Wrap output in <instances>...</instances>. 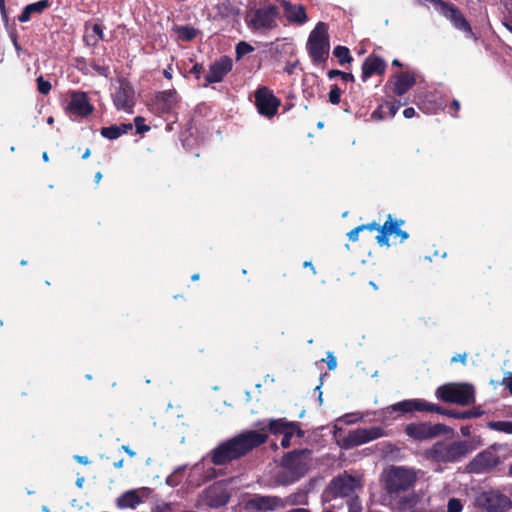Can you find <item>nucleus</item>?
Masks as SVG:
<instances>
[{
  "mask_svg": "<svg viewBox=\"0 0 512 512\" xmlns=\"http://www.w3.org/2000/svg\"><path fill=\"white\" fill-rule=\"evenodd\" d=\"M286 421L284 418L269 419L267 424H264L265 421H258L255 425L257 430L244 431L214 448L211 452L212 463L221 466L245 456L266 443L268 432L282 435Z\"/></svg>",
  "mask_w": 512,
  "mask_h": 512,
  "instance_id": "f257e3e1",
  "label": "nucleus"
},
{
  "mask_svg": "<svg viewBox=\"0 0 512 512\" xmlns=\"http://www.w3.org/2000/svg\"><path fill=\"white\" fill-rule=\"evenodd\" d=\"M414 412H430L448 416L455 419H468L467 411L446 409L424 399H406L386 407L383 410L385 420H396L398 416Z\"/></svg>",
  "mask_w": 512,
  "mask_h": 512,
  "instance_id": "f03ea898",
  "label": "nucleus"
},
{
  "mask_svg": "<svg viewBox=\"0 0 512 512\" xmlns=\"http://www.w3.org/2000/svg\"><path fill=\"white\" fill-rule=\"evenodd\" d=\"M280 14L278 0H260L254 7L248 5L244 20L251 31L264 34L278 28Z\"/></svg>",
  "mask_w": 512,
  "mask_h": 512,
  "instance_id": "7ed1b4c3",
  "label": "nucleus"
},
{
  "mask_svg": "<svg viewBox=\"0 0 512 512\" xmlns=\"http://www.w3.org/2000/svg\"><path fill=\"white\" fill-rule=\"evenodd\" d=\"M310 450H293L284 454L281 465L284 469L278 474V481L282 485H289L300 480L309 470L307 456Z\"/></svg>",
  "mask_w": 512,
  "mask_h": 512,
  "instance_id": "20e7f679",
  "label": "nucleus"
},
{
  "mask_svg": "<svg viewBox=\"0 0 512 512\" xmlns=\"http://www.w3.org/2000/svg\"><path fill=\"white\" fill-rule=\"evenodd\" d=\"M306 49L315 65L325 62L328 59L330 38L328 25L326 23L318 22L316 24L315 28L309 34Z\"/></svg>",
  "mask_w": 512,
  "mask_h": 512,
  "instance_id": "39448f33",
  "label": "nucleus"
},
{
  "mask_svg": "<svg viewBox=\"0 0 512 512\" xmlns=\"http://www.w3.org/2000/svg\"><path fill=\"white\" fill-rule=\"evenodd\" d=\"M469 452V446L465 441L451 443L436 442L426 450V458L439 463H453L463 459Z\"/></svg>",
  "mask_w": 512,
  "mask_h": 512,
  "instance_id": "423d86ee",
  "label": "nucleus"
},
{
  "mask_svg": "<svg viewBox=\"0 0 512 512\" xmlns=\"http://www.w3.org/2000/svg\"><path fill=\"white\" fill-rule=\"evenodd\" d=\"M435 395L443 402L461 406H468L476 401L475 389L469 383H447L441 385L436 389Z\"/></svg>",
  "mask_w": 512,
  "mask_h": 512,
  "instance_id": "0eeeda50",
  "label": "nucleus"
},
{
  "mask_svg": "<svg viewBox=\"0 0 512 512\" xmlns=\"http://www.w3.org/2000/svg\"><path fill=\"white\" fill-rule=\"evenodd\" d=\"M417 481V473L412 468L403 466L392 467L385 478V490L391 497L411 489Z\"/></svg>",
  "mask_w": 512,
  "mask_h": 512,
  "instance_id": "6e6552de",
  "label": "nucleus"
},
{
  "mask_svg": "<svg viewBox=\"0 0 512 512\" xmlns=\"http://www.w3.org/2000/svg\"><path fill=\"white\" fill-rule=\"evenodd\" d=\"M254 99V105L261 116L272 119L277 115L281 100L275 96L272 89L264 85L258 86L254 92Z\"/></svg>",
  "mask_w": 512,
  "mask_h": 512,
  "instance_id": "1a4fd4ad",
  "label": "nucleus"
},
{
  "mask_svg": "<svg viewBox=\"0 0 512 512\" xmlns=\"http://www.w3.org/2000/svg\"><path fill=\"white\" fill-rule=\"evenodd\" d=\"M448 427L444 424H431L429 422H413L405 427V434L416 441H425L447 433Z\"/></svg>",
  "mask_w": 512,
  "mask_h": 512,
  "instance_id": "9d476101",
  "label": "nucleus"
},
{
  "mask_svg": "<svg viewBox=\"0 0 512 512\" xmlns=\"http://www.w3.org/2000/svg\"><path fill=\"white\" fill-rule=\"evenodd\" d=\"M384 435L385 431L381 427L358 428L349 431L347 435L341 439V443L345 449H350L376 440Z\"/></svg>",
  "mask_w": 512,
  "mask_h": 512,
  "instance_id": "9b49d317",
  "label": "nucleus"
},
{
  "mask_svg": "<svg viewBox=\"0 0 512 512\" xmlns=\"http://www.w3.org/2000/svg\"><path fill=\"white\" fill-rule=\"evenodd\" d=\"M477 503L486 512H503L512 508V500L498 490L483 492Z\"/></svg>",
  "mask_w": 512,
  "mask_h": 512,
  "instance_id": "f8f14e48",
  "label": "nucleus"
},
{
  "mask_svg": "<svg viewBox=\"0 0 512 512\" xmlns=\"http://www.w3.org/2000/svg\"><path fill=\"white\" fill-rule=\"evenodd\" d=\"M500 464V457L495 452L484 450L478 453L468 464L471 473H488Z\"/></svg>",
  "mask_w": 512,
  "mask_h": 512,
  "instance_id": "ddd939ff",
  "label": "nucleus"
},
{
  "mask_svg": "<svg viewBox=\"0 0 512 512\" xmlns=\"http://www.w3.org/2000/svg\"><path fill=\"white\" fill-rule=\"evenodd\" d=\"M117 110L131 113L134 107V89L128 81H120L119 86L112 95Z\"/></svg>",
  "mask_w": 512,
  "mask_h": 512,
  "instance_id": "4468645a",
  "label": "nucleus"
},
{
  "mask_svg": "<svg viewBox=\"0 0 512 512\" xmlns=\"http://www.w3.org/2000/svg\"><path fill=\"white\" fill-rule=\"evenodd\" d=\"M66 110L76 116L85 118L93 113L94 106L90 103L86 92L72 91Z\"/></svg>",
  "mask_w": 512,
  "mask_h": 512,
  "instance_id": "2eb2a0df",
  "label": "nucleus"
},
{
  "mask_svg": "<svg viewBox=\"0 0 512 512\" xmlns=\"http://www.w3.org/2000/svg\"><path fill=\"white\" fill-rule=\"evenodd\" d=\"M233 61L229 56H222L209 66V71L205 76L204 86L221 82L225 76L231 72Z\"/></svg>",
  "mask_w": 512,
  "mask_h": 512,
  "instance_id": "dca6fc26",
  "label": "nucleus"
},
{
  "mask_svg": "<svg viewBox=\"0 0 512 512\" xmlns=\"http://www.w3.org/2000/svg\"><path fill=\"white\" fill-rule=\"evenodd\" d=\"M356 489V479L351 475H340L332 479L328 491L333 499L349 497Z\"/></svg>",
  "mask_w": 512,
  "mask_h": 512,
  "instance_id": "f3484780",
  "label": "nucleus"
},
{
  "mask_svg": "<svg viewBox=\"0 0 512 512\" xmlns=\"http://www.w3.org/2000/svg\"><path fill=\"white\" fill-rule=\"evenodd\" d=\"M284 506L285 503L282 498L272 495H255L246 502L247 509L263 512L274 511Z\"/></svg>",
  "mask_w": 512,
  "mask_h": 512,
  "instance_id": "a211bd4d",
  "label": "nucleus"
},
{
  "mask_svg": "<svg viewBox=\"0 0 512 512\" xmlns=\"http://www.w3.org/2000/svg\"><path fill=\"white\" fill-rule=\"evenodd\" d=\"M361 79L366 82L374 75L383 76L387 70V63L385 60L375 53H371L362 63Z\"/></svg>",
  "mask_w": 512,
  "mask_h": 512,
  "instance_id": "6ab92c4d",
  "label": "nucleus"
},
{
  "mask_svg": "<svg viewBox=\"0 0 512 512\" xmlns=\"http://www.w3.org/2000/svg\"><path fill=\"white\" fill-rule=\"evenodd\" d=\"M405 224V220L394 218L391 214L387 215V218L383 225L379 229V233L376 236V241L380 246H389V236L394 235L397 237L401 231V226Z\"/></svg>",
  "mask_w": 512,
  "mask_h": 512,
  "instance_id": "aec40b11",
  "label": "nucleus"
},
{
  "mask_svg": "<svg viewBox=\"0 0 512 512\" xmlns=\"http://www.w3.org/2000/svg\"><path fill=\"white\" fill-rule=\"evenodd\" d=\"M154 105L160 114L171 113L178 105V95L175 89L158 92Z\"/></svg>",
  "mask_w": 512,
  "mask_h": 512,
  "instance_id": "412c9836",
  "label": "nucleus"
},
{
  "mask_svg": "<svg viewBox=\"0 0 512 512\" xmlns=\"http://www.w3.org/2000/svg\"><path fill=\"white\" fill-rule=\"evenodd\" d=\"M279 4L283 8L285 18L290 23L302 25L307 21V14L303 5H295L287 0H278Z\"/></svg>",
  "mask_w": 512,
  "mask_h": 512,
  "instance_id": "4be33fe9",
  "label": "nucleus"
},
{
  "mask_svg": "<svg viewBox=\"0 0 512 512\" xmlns=\"http://www.w3.org/2000/svg\"><path fill=\"white\" fill-rule=\"evenodd\" d=\"M393 93L397 96L406 94L416 83L414 74L410 72H401L394 76Z\"/></svg>",
  "mask_w": 512,
  "mask_h": 512,
  "instance_id": "5701e85b",
  "label": "nucleus"
},
{
  "mask_svg": "<svg viewBox=\"0 0 512 512\" xmlns=\"http://www.w3.org/2000/svg\"><path fill=\"white\" fill-rule=\"evenodd\" d=\"M402 105L403 104L400 100H394L392 102L385 101L372 112L371 119L383 120L386 118H392L396 115Z\"/></svg>",
  "mask_w": 512,
  "mask_h": 512,
  "instance_id": "b1692460",
  "label": "nucleus"
},
{
  "mask_svg": "<svg viewBox=\"0 0 512 512\" xmlns=\"http://www.w3.org/2000/svg\"><path fill=\"white\" fill-rule=\"evenodd\" d=\"M52 2L50 0H40L38 2H34L28 4L24 7L21 14L18 16V20L22 23L27 22L31 19L33 14H41L46 9L50 8Z\"/></svg>",
  "mask_w": 512,
  "mask_h": 512,
  "instance_id": "393cba45",
  "label": "nucleus"
},
{
  "mask_svg": "<svg viewBox=\"0 0 512 512\" xmlns=\"http://www.w3.org/2000/svg\"><path fill=\"white\" fill-rule=\"evenodd\" d=\"M133 124L131 123H122L120 125H111L108 127H102L100 130V134L102 137L107 138L109 140L118 139L123 134L128 133V131L132 130Z\"/></svg>",
  "mask_w": 512,
  "mask_h": 512,
  "instance_id": "a878e982",
  "label": "nucleus"
},
{
  "mask_svg": "<svg viewBox=\"0 0 512 512\" xmlns=\"http://www.w3.org/2000/svg\"><path fill=\"white\" fill-rule=\"evenodd\" d=\"M141 498L137 491L130 490L123 493L120 497L117 498V506L119 508H136L141 503Z\"/></svg>",
  "mask_w": 512,
  "mask_h": 512,
  "instance_id": "bb28decb",
  "label": "nucleus"
},
{
  "mask_svg": "<svg viewBox=\"0 0 512 512\" xmlns=\"http://www.w3.org/2000/svg\"><path fill=\"white\" fill-rule=\"evenodd\" d=\"M173 30L182 41L186 42L192 41L198 34V30L190 25L175 26Z\"/></svg>",
  "mask_w": 512,
  "mask_h": 512,
  "instance_id": "cd10ccee",
  "label": "nucleus"
},
{
  "mask_svg": "<svg viewBox=\"0 0 512 512\" xmlns=\"http://www.w3.org/2000/svg\"><path fill=\"white\" fill-rule=\"evenodd\" d=\"M333 55L337 58L339 65L344 66L353 61L350 50L346 46L338 45L333 49Z\"/></svg>",
  "mask_w": 512,
  "mask_h": 512,
  "instance_id": "c85d7f7f",
  "label": "nucleus"
},
{
  "mask_svg": "<svg viewBox=\"0 0 512 512\" xmlns=\"http://www.w3.org/2000/svg\"><path fill=\"white\" fill-rule=\"evenodd\" d=\"M487 427L494 431L512 434V421H491L487 423Z\"/></svg>",
  "mask_w": 512,
  "mask_h": 512,
  "instance_id": "c756f323",
  "label": "nucleus"
},
{
  "mask_svg": "<svg viewBox=\"0 0 512 512\" xmlns=\"http://www.w3.org/2000/svg\"><path fill=\"white\" fill-rule=\"evenodd\" d=\"M283 436L293 437V435H297L299 438L304 437V431L300 427L299 422H289L286 421V426L282 432Z\"/></svg>",
  "mask_w": 512,
  "mask_h": 512,
  "instance_id": "7c9ffc66",
  "label": "nucleus"
},
{
  "mask_svg": "<svg viewBox=\"0 0 512 512\" xmlns=\"http://www.w3.org/2000/svg\"><path fill=\"white\" fill-rule=\"evenodd\" d=\"M253 51H254V47L251 44H249L245 41H240L239 43L236 44V47H235L236 59L239 60L246 54H249Z\"/></svg>",
  "mask_w": 512,
  "mask_h": 512,
  "instance_id": "2f4dec72",
  "label": "nucleus"
},
{
  "mask_svg": "<svg viewBox=\"0 0 512 512\" xmlns=\"http://www.w3.org/2000/svg\"><path fill=\"white\" fill-rule=\"evenodd\" d=\"M327 75H328L329 79L339 77L345 82H354L355 81V77L352 73L344 72V71L337 70V69H332V70L328 71Z\"/></svg>",
  "mask_w": 512,
  "mask_h": 512,
  "instance_id": "473e14b6",
  "label": "nucleus"
},
{
  "mask_svg": "<svg viewBox=\"0 0 512 512\" xmlns=\"http://www.w3.org/2000/svg\"><path fill=\"white\" fill-rule=\"evenodd\" d=\"M342 91L337 84H333L330 87V91L328 93V100L332 105H338L341 101Z\"/></svg>",
  "mask_w": 512,
  "mask_h": 512,
  "instance_id": "72a5a7b5",
  "label": "nucleus"
},
{
  "mask_svg": "<svg viewBox=\"0 0 512 512\" xmlns=\"http://www.w3.org/2000/svg\"><path fill=\"white\" fill-rule=\"evenodd\" d=\"M36 82H37V90L39 93H41L43 95L49 94V92L51 91V88H52V85L49 81L45 80L43 78V76H39L36 79Z\"/></svg>",
  "mask_w": 512,
  "mask_h": 512,
  "instance_id": "f704fd0d",
  "label": "nucleus"
},
{
  "mask_svg": "<svg viewBox=\"0 0 512 512\" xmlns=\"http://www.w3.org/2000/svg\"><path fill=\"white\" fill-rule=\"evenodd\" d=\"M134 124L138 134H144L150 130V126L145 124V119L142 116L135 117Z\"/></svg>",
  "mask_w": 512,
  "mask_h": 512,
  "instance_id": "c9c22d12",
  "label": "nucleus"
},
{
  "mask_svg": "<svg viewBox=\"0 0 512 512\" xmlns=\"http://www.w3.org/2000/svg\"><path fill=\"white\" fill-rule=\"evenodd\" d=\"M462 508L463 506L459 499L451 498L448 501L447 512H461Z\"/></svg>",
  "mask_w": 512,
  "mask_h": 512,
  "instance_id": "e433bc0d",
  "label": "nucleus"
},
{
  "mask_svg": "<svg viewBox=\"0 0 512 512\" xmlns=\"http://www.w3.org/2000/svg\"><path fill=\"white\" fill-rule=\"evenodd\" d=\"M90 66L91 68H93L99 75L101 76H105L107 77L108 76V73H109V68L104 66V65H100L98 63H96L95 61H92L90 63Z\"/></svg>",
  "mask_w": 512,
  "mask_h": 512,
  "instance_id": "4c0bfd02",
  "label": "nucleus"
},
{
  "mask_svg": "<svg viewBox=\"0 0 512 512\" xmlns=\"http://www.w3.org/2000/svg\"><path fill=\"white\" fill-rule=\"evenodd\" d=\"M203 71H204L203 65L200 63H195L193 65V67L190 69L189 73L193 74L195 76V78L197 80H199Z\"/></svg>",
  "mask_w": 512,
  "mask_h": 512,
  "instance_id": "58836bf2",
  "label": "nucleus"
},
{
  "mask_svg": "<svg viewBox=\"0 0 512 512\" xmlns=\"http://www.w3.org/2000/svg\"><path fill=\"white\" fill-rule=\"evenodd\" d=\"M381 225H379L377 222H371V223H368V224H362V225H359V228H362V231H378L379 232V229H380Z\"/></svg>",
  "mask_w": 512,
  "mask_h": 512,
  "instance_id": "ea45409f",
  "label": "nucleus"
},
{
  "mask_svg": "<svg viewBox=\"0 0 512 512\" xmlns=\"http://www.w3.org/2000/svg\"><path fill=\"white\" fill-rule=\"evenodd\" d=\"M360 232H362V228H359V226L355 227L354 229L348 232V239L352 242L358 241Z\"/></svg>",
  "mask_w": 512,
  "mask_h": 512,
  "instance_id": "a19ab883",
  "label": "nucleus"
},
{
  "mask_svg": "<svg viewBox=\"0 0 512 512\" xmlns=\"http://www.w3.org/2000/svg\"><path fill=\"white\" fill-rule=\"evenodd\" d=\"M467 411V414H468V419H471V418H477V417H480L484 414V411L480 408V407H474L470 410H466Z\"/></svg>",
  "mask_w": 512,
  "mask_h": 512,
  "instance_id": "79ce46f5",
  "label": "nucleus"
},
{
  "mask_svg": "<svg viewBox=\"0 0 512 512\" xmlns=\"http://www.w3.org/2000/svg\"><path fill=\"white\" fill-rule=\"evenodd\" d=\"M92 31L95 35L98 36V39H103L104 37V32H103V26L100 25V24H94L93 27H92Z\"/></svg>",
  "mask_w": 512,
  "mask_h": 512,
  "instance_id": "37998d69",
  "label": "nucleus"
},
{
  "mask_svg": "<svg viewBox=\"0 0 512 512\" xmlns=\"http://www.w3.org/2000/svg\"><path fill=\"white\" fill-rule=\"evenodd\" d=\"M466 358L467 355L464 354H457L451 358V363L461 362L462 364H466Z\"/></svg>",
  "mask_w": 512,
  "mask_h": 512,
  "instance_id": "c03bdc74",
  "label": "nucleus"
},
{
  "mask_svg": "<svg viewBox=\"0 0 512 512\" xmlns=\"http://www.w3.org/2000/svg\"><path fill=\"white\" fill-rule=\"evenodd\" d=\"M336 365H337L336 358L332 354H329L328 361H327L328 369L334 370L336 368Z\"/></svg>",
  "mask_w": 512,
  "mask_h": 512,
  "instance_id": "a18cd8bd",
  "label": "nucleus"
},
{
  "mask_svg": "<svg viewBox=\"0 0 512 512\" xmlns=\"http://www.w3.org/2000/svg\"><path fill=\"white\" fill-rule=\"evenodd\" d=\"M403 115L405 118L410 119L416 115V111L413 107H408L404 109Z\"/></svg>",
  "mask_w": 512,
  "mask_h": 512,
  "instance_id": "49530a36",
  "label": "nucleus"
},
{
  "mask_svg": "<svg viewBox=\"0 0 512 512\" xmlns=\"http://www.w3.org/2000/svg\"><path fill=\"white\" fill-rule=\"evenodd\" d=\"M75 460L80 463V464H83V465H87L90 463L89 459L87 456H80V455H76L75 457Z\"/></svg>",
  "mask_w": 512,
  "mask_h": 512,
  "instance_id": "de8ad7c7",
  "label": "nucleus"
},
{
  "mask_svg": "<svg viewBox=\"0 0 512 512\" xmlns=\"http://www.w3.org/2000/svg\"><path fill=\"white\" fill-rule=\"evenodd\" d=\"M291 445V437L289 436H283L282 440H281V446L283 448H289Z\"/></svg>",
  "mask_w": 512,
  "mask_h": 512,
  "instance_id": "09e8293b",
  "label": "nucleus"
},
{
  "mask_svg": "<svg viewBox=\"0 0 512 512\" xmlns=\"http://www.w3.org/2000/svg\"><path fill=\"white\" fill-rule=\"evenodd\" d=\"M450 109L454 111V116H456L457 112L460 109V103L457 100H453L450 105Z\"/></svg>",
  "mask_w": 512,
  "mask_h": 512,
  "instance_id": "8fccbe9b",
  "label": "nucleus"
},
{
  "mask_svg": "<svg viewBox=\"0 0 512 512\" xmlns=\"http://www.w3.org/2000/svg\"><path fill=\"white\" fill-rule=\"evenodd\" d=\"M163 75L166 79L171 80L172 79V66L168 65L166 69L163 70Z\"/></svg>",
  "mask_w": 512,
  "mask_h": 512,
  "instance_id": "3c124183",
  "label": "nucleus"
},
{
  "mask_svg": "<svg viewBox=\"0 0 512 512\" xmlns=\"http://www.w3.org/2000/svg\"><path fill=\"white\" fill-rule=\"evenodd\" d=\"M407 503H409V506H411L412 505V500L409 499V498H403L400 501V503H399L400 504V508H402V509L407 508Z\"/></svg>",
  "mask_w": 512,
  "mask_h": 512,
  "instance_id": "603ef678",
  "label": "nucleus"
},
{
  "mask_svg": "<svg viewBox=\"0 0 512 512\" xmlns=\"http://www.w3.org/2000/svg\"><path fill=\"white\" fill-rule=\"evenodd\" d=\"M397 237L400 238V242H404L405 240H407L409 238V234L406 231L401 229V231L399 232Z\"/></svg>",
  "mask_w": 512,
  "mask_h": 512,
  "instance_id": "864d4df0",
  "label": "nucleus"
},
{
  "mask_svg": "<svg viewBox=\"0 0 512 512\" xmlns=\"http://www.w3.org/2000/svg\"><path fill=\"white\" fill-rule=\"evenodd\" d=\"M303 267H305V268L309 267V268L312 270L313 274H314V275L316 274V270H315V268H314V266H313L312 262H310V261H305V262L303 263Z\"/></svg>",
  "mask_w": 512,
  "mask_h": 512,
  "instance_id": "5fc2aeb1",
  "label": "nucleus"
},
{
  "mask_svg": "<svg viewBox=\"0 0 512 512\" xmlns=\"http://www.w3.org/2000/svg\"><path fill=\"white\" fill-rule=\"evenodd\" d=\"M296 67V63H293V64H289L286 66L285 68V71L288 73V74H292L294 69Z\"/></svg>",
  "mask_w": 512,
  "mask_h": 512,
  "instance_id": "6e6d98bb",
  "label": "nucleus"
},
{
  "mask_svg": "<svg viewBox=\"0 0 512 512\" xmlns=\"http://www.w3.org/2000/svg\"><path fill=\"white\" fill-rule=\"evenodd\" d=\"M460 431H461V434L463 436H470V428L469 427H467V426L466 427H462L460 429Z\"/></svg>",
  "mask_w": 512,
  "mask_h": 512,
  "instance_id": "4d7b16f0",
  "label": "nucleus"
},
{
  "mask_svg": "<svg viewBox=\"0 0 512 512\" xmlns=\"http://www.w3.org/2000/svg\"><path fill=\"white\" fill-rule=\"evenodd\" d=\"M504 383L512 395V376L507 381H504Z\"/></svg>",
  "mask_w": 512,
  "mask_h": 512,
  "instance_id": "13d9d810",
  "label": "nucleus"
},
{
  "mask_svg": "<svg viewBox=\"0 0 512 512\" xmlns=\"http://www.w3.org/2000/svg\"><path fill=\"white\" fill-rule=\"evenodd\" d=\"M505 27L512 33V18L504 22Z\"/></svg>",
  "mask_w": 512,
  "mask_h": 512,
  "instance_id": "bf43d9fd",
  "label": "nucleus"
},
{
  "mask_svg": "<svg viewBox=\"0 0 512 512\" xmlns=\"http://www.w3.org/2000/svg\"><path fill=\"white\" fill-rule=\"evenodd\" d=\"M288 512H311V511L307 508H294V509L289 510Z\"/></svg>",
  "mask_w": 512,
  "mask_h": 512,
  "instance_id": "052dcab7",
  "label": "nucleus"
},
{
  "mask_svg": "<svg viewBox=\"0 0 512 512\" xmlns=\"http://www.w3.org/2000/svg\"><path fill=\"white\" fill-rule=\"evenodd\" d=\"M123 449H124V451H125L128 455H130V456H134V455H135V452H134V451H132V450L129 448V446L124 445V446H123Z\"/></svg>",
  "mask_w": 512,
  "mask_h": 512,
  "instance_id": "680f3d73",
  "label": "nucleus"
},
{
  "mask_svg": "<svg viewBox=\"0 0 512 512\" xmlns=\"http://www.w3.org/2000/svg\"><path fill=\"white\" fill-rule=\"evenodd\" d=\"M90 155H91V150L89 148H86V150L82 154V159H87L90 157Z\"/></svg>",
  "mask_w": 512,
  "mask_h": 512,
  "instance_id": "e2e57ef3",
  "label": "nucleus"
},
{
  "mask_svg": "<svg viewBox=\"0 0 512 512\" xmlns=\"http://www.w3.org/2000/svg\"><path fill=\"white\" fill-rule=\"evenodd\" d=\"M94 179H95V182L98 184L100 182V180L102 179V173L97 172L94 176Z\"/></svg>",
  "mask_w": 512,
  "mask_h": 512,
  "instance_id": "0e129e2a",
  "label": "nucleus"
},
{
  "mask_svg": "<svg viewBox=\"0 0 512 512\" xmlns=\"http://www.w3.org/2000/svg\"><path fill=\"white\" fill-rule=\"evenodd\" d=\"M392 65H393V66H396V67H402L401 62H400L398 59H394V60L392 61Z\"/></svg>",
  "mask_w": 512,
  "mask_h": 512,
  "instance_id": "69168bd1",
  "label": "nucleus"
},
{
  "mask_svg": "<svg viewBox=\"0 0 512 512\" xmlns=\"http://www.w3.org/2000/svg\"><path fill=\"white\" fill-rule=\"evenodd\" d=\"M0 10L5 13V0H0Z\"/></svg>",
  "mask_w": 512,
  "mask_h": 512,
  "instance_id": "338daca9",
  "label": "nucleus"
},
{
  "mask_svg": "<svg viewBox=\"0 0 512 512\" xmlns=\"http://www.w3.org/2000/svg\"><path fill=\"white\" fill-rule=\"evenodd\" d=\"M123 466V459L119 460L118 462L114 463L115 468H121Z\"/></svg>",
  "mask_w": 512,
  "mask_h": 512,
  "instance_id": "774afa93",
  "label": "nucleus"
}]
</instances>
